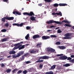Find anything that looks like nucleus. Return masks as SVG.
Here are the masks:
<instances>
[{
  "label": "nucleus",
  "instance_id": "f257e3e1",
  "mask_svg": "<svg viewBox=\"0 0 74 74\" xmlns=\"http://www.w3.org/2000/svg\"><path fill=\"white\" fill-rule=\"evenodd\" d=\"M14 17H6L4 18H2V21H3V22H5V19H7V20H13L14 19Z\"/></svg>",
  "mask_w": 74,
  "mask_h": 74
},
{
  "label": "nucleus",
  "instance_id": "f03ea898",
  "mask_svg": "<svg viewBox=\"0 0 74 74\" xmlns=\"http://www.w3.org/2000/svg\"><path fill=\"white\" fill-rule=\"evenodd\" d=\"M46 50L48 52H53L54 53H56V51H55V50L54 49L51 48L50 47H47L46 49Z\"/></svg>",
  "mask_w": 74,
  "mask_h": 74
},
{
  "label": "nucleus",
  "instance_id": "7ed1b4c3",
  "mask_svg": "<svg viewBox=\"0 0 74 74\" xmlns=\"http://www.w3.org/2000/svg\"><path fill=\"white\" fill-rule=\"evenodd\" d=\"M71 36L70 34L69 33H67L65 34L64 36L65 37H64L63 38V39H71V38L70 37V36Z\"/></svg>",
  "mask_w": 74,
  "mask_h": 74
},
{
  "label": "nucleus",
  "instance_id": "20e7f679",
  "mask_svg": "<svg viewBox=\"0 0 74 74\" xmlns=\"http://www.w3.org/2000/svg\"><path fill=\"white\" fill-rule=\"evenodd\" d=\"M14 46L15 47L13 49V50H15V49L19 48V47H21L22 46V45H21V43H19L15 44Z\"/></svg>",
  "mask_w": 74,
  "mask_h": 74
},
{
  "label": "nucleus",
  "instance_id": "39448f33",
  "mask_svg": "<svg viewBox=\"0 0 74 74\" xmlns=\"http://www.w3.org/2000/svg\"><path fill=\"white\" fill-rule=\"evenodd\" d=\"M47 23H49V24H50V23H52L54 22L56 23H57V24H60V23L59 21H54L53 20L50 21H47Z\"/></svg>",
  "mask_w": 74,
  "mask_h": 74
},
{
  "label": "nucleus",
  "instance_id": "423d86ee",
  "mask_svg": "<svg viewBox=\"0 0 74 74\" xmlns=\"http://www.w3.org/2000/svg\"><path fill=\"white\" fill-rule=\"evenodd\" d=\"M67 59V57L66 56H63L58 58V60H66Z\"/></svg>",
  "mask_w": 74,
  "mask_h": 74
},
{
  "label": "nucleus",
  "instance_id": "0eeeda50",
  "mask_svg": "<svg viewBox=\"0 0 74 74\" xmlns=\"http://www.w3.org/2000/svg\"><path fill=\"white\" fill-rule=\"evenodd\" d=\"M24 15H29V16H32V15H34L33 13L32 12H30V13L27 12H24L23 13Z\"/></svg>",
  "mask_w": 74,
  "mask_h": 74
},
{
  "label": "nucleus",
  "instance_id": "6e6552de",
  "mask_svg": "<svg viewBox=\"0 0 74 74\" xmlns=\"http://www.w3.org/2000/svg\"><path fill=\"white\" fill-rule=\"evenodd\" d=\"M48 58H49V57H48V56H43L40 57L39 59V60L40 59H48Z\"/></svg>",
  "mask_w": 74,
  "mask_h": 74
},
{
  "label": "nucleus",
  "instance_id": "1a4fd4ad",
  "mask_svg": "<svg viewBox=\"0 0 74 74\" xmlns=\"http://www.w3.org/2000/svg\"><path fill=\"white\" fill-rule=\"evenodd\" d=\"M60 15L61 16H62V13L61 12H59V13H55L54 12L52 13V15Z\"/></svg>",
  "mask_w": 74,
  "mask_h": 74
},
{
  "label": "nucleus",
  "instance_id": "9d476101",
  "mask_svg": "<svg viewBox=\"0 0 74 74\" xmlns=\"http://www.w3.org/2000/svg\"><path fill=\"white\" fill-rule=\"evenodd\" d=\"M29 52L31 53H34L35 52H38V51H36V49L31 50L30 51H29Z\"/></svg>",
  "mask_w": 74,
  "mask_h": 74
},
{
  "label": "nucleus",
  "instance_id": "9b49d317",
  "mask_svg": "<svg viewBox=\"0 0 74 74\" xmlns=\"http://www.w3.org/2000/svg\"><path fill=\"white\" fill-rule=\"evenodd\" d=\"M21 56V54H18L17 55H16L15 54L13 55L12 56L13 58H18V57H19Z\"/></svg>",
  "mask_w": 74,
  "mask_h": 74
},
{
  "label": "nucleus",
  "instance_id": "f8f14e48",
  "mask_svg": "<svg viewBox=\"0 0 74 74\" xmlns=\"http://www.w3.org/2000/svg\"><path fill=\"white\" fill-rule=\"evenodd\" d=\"M42 40H46L47 39H48V38H49V36H44L42 37Z\"/></svg>",
  "mask_w": 74,
  "mask_h": 74
},
{
  "label": "nucleus",
  "instance_id": "ddd939ff",
  "mask_svg": "<svg viewBox=\"0 0 74 74\" xmlns=\"http://www.w3.org/2000/svg\"><path fill=\"white\" fill-rule=\"evenodd\" d=\"M13 14H14V15H17H17H21V13L16 11H14L13 12Z\"/></svg>",
  "mask_w": 74,
  "mask_h": 74
},
{
  "label": "nucleus",
  "instance_id": "4468645a",
  "mask_svg": "<svg viewBox=\"0 0 74 74\" xmlns=\"http://www.w3.org/2000/svg\"><path fill=\"white\" fill-rule=\"evenodd\" d=\"M36 17H34V16H31L30 18V19L31 21H36Z\"/></svg>",
  "mask_w": 74,
  "mask_h": 74
},
{
  "label": "nucleus",
  "instance_id": "2eb2a0df",
  "mask_svg": "<svg viewBox=\"0 0 74 74\" xmlns=\"http://www.w3.org/2000/svg\"><path fill=\"white\" fill-rule=\"evenodd\" d=\"M40 36L38 35H35L33 37V38H39Z\"/></svg>",
  "mask_w": 74,
  "mask_h": 74
},
{
  "label": "nucleus",
  "instance_id": "dca6fc26",
  "mask_svg": "<svg viewBox=\"0 0 74 74\" xmlns=\"http://www.w3.org/2000/svg\"><path fill=\"white\" fill-rule=\"evenodd\" d=\"M58 48L61 49H66V47L64 46H59Z\"/></svg>",
  "mask_w": 74,
  "mask_h": 74
},
{
  "label": "nucleus",
  "instance_id": "f3484780",
  "mask_svg": "<svg viewBox=\"0 0 74 74\" xmlns=\"http://www.w3.org/2000/svg\"><path fill=\"white\" fill-rule=\"evenodd\" d=\"M59 5L60 6H66V5H67V4L66 3H60Z\"/></svg>",
  "mask_w": 74,
  "mask_h": 74
},
{
  "label": "nucleus",
  "instance_id": "a211bd4d",
  "mask_svg": "<svg viewBox=\"0 0 74 74\" xmlns=\"http://www.w3.org/2000/svg\"><path fill=\"white\" fill-rule=\"evenodd\" d=\"M10 55H11V54H15V51H11L9 52Z\"/></svg>",
  "mask_w": 74,
  "mask_h": 74
},
{
  "label": "nucleus",
  "instance_id": "6ab92c4d",
  "mask_svg": "<svg viewBox=\"0 0 74 74\" xmlns=\"http://www.w3.org/2000/svg\"><path fill=\"white\" fill-rule=\"evenodd\" d=\"M71 66V65L69 64H66L63 65V66L64 67H68V66Z\"/></svg>",
  "mask_w": 74,
  "mask_h": 74
},
{
  "label": "nucleus",
  "instance_id": "aec40b11",
  "mask_svg": "<svg viewBox=\"0 0 74 74\" xmlns=\"http://www.w3.org/2000/svg\"><path fill=\"white\" fill-rule=\"evenodd\" d=\"M53 72L52 71H50V72H46L45 73V74H53Z\"/></svg>",
  "mask_w": 74,
  "mask_h": 74
},
{
  "label": "nucleus",
  "instance_id": "412c9836",
  "mask_svg": "<svg viewBox=\"0 0 74 74\" xmlns=\"http://www.w3.org/2000/svg\"><path fill=\"white\" fill-rule=\"evenodd\" d=\"M25 45H23L22 46L20 47L19 49H18L19 50H20L21 49H23L24 48H25Z\"/></svg>",
  "mask_w": 74,
  "mask_h": 74
},
{
  "label": "nucleus",
  "instance_id": "4be33fe9",
  "mask_svg": "<svg viewBox=\"0 0 74 74\" xmlns=\"http://www.w3.org/2000/svg\"><path fill=\"white\" fill-rule=\"evenodd\" d=\"M63 56V54H57L55 55V56Z\"/></svg>",
  "mask_w": 74,
  "mask_h": 74
},
{
  "label": "nucleus",
  "instance_id": "5701e85b",
  "mask_svg": "<svg viewBox=\"0 0 74 74\" xmlns=\"http://www.w3.org/2000/svg\"><path fill=\"white\" fill-rule=\"evenodd\" d=\"M12 25L13 26H17L19 27V24L18 23H13Z\"/></svg>",
  "mask_w": 74,
  "mask_h": 74
},
{
  "label": "nucleus",
  "instance_id": "b1692460",
  "mask_svg": "<svg viewBox=\"0 0 74 74\" xmlns=\"http://www.w3.org/2000/svg\"><path fill=\"white\" fill-rule=\"evenodd\" d=\"M62 22H65V23H69L70 22L68 21L67 20H64L62 21Z\"/></svg>",
  "mask_w": 74,
  "mask_h": 74
},
{
  "label": "nucleus",
  "instance_id": "393cba45",
  "mask_svg": "<svg viewBox=\"0 0 74 74\" xmlns=\"http://www.w3.org/2000/svg\"><path fill=\"white\" fill-rule=\"evenodd\" d=\"M18 69H15L13 70L12 71V73L13 74H14V73L16 71H18Z\"/></svg>",
  "mask_w": 74,
  "mask_h": 74
},
{
  "label": "nucleus",
  "instance_id": "a878e982",
  "mask_svg": "<svg viewBox=\"0 0 74 74\" xmlns=\"http://www.w3.org/2000/svg\"><path fill=\"white\" fill-rule=\"evenodd\" d=\"M29 34H28L25 37V39L27 40L28 39V38H29Z\"/></svg>",
  "mask_w": 74,
  "mask_h": 74
},
{
  "label": "nucleus",
  "instance_id": "bb28decb",
  "mask_svg": "<svg viewBox=\"0 0 74 74\" xmlns=\"http://www.w3.org/2000/svg\"><path fill=\"white\" fill-rule=\"evenodd\" d=\"M64 26H65V27L66 26H69V27H71V25L68 24H65L64 25Z\"/></svg>",
  "mask_w": 74,
  "mask_h": 74
},
{
  "label": "nucleus",
  "instance_id": "cd10ccee",
  "mask_svg": "<svg viewBox=\"0 0 74 74\" xmlns=\"http://www.w3.org/2000/svg\"><path fill=\"white\" fill-rule=\"evenodd\" d=\"M56 66V65H54L51 68V70H52L53 69H54L55 68V66Z\"/></svg>",
  "mask_w": 74,
  "mask_h": 74
},
{
  "label": "nucleus",
  "instance_id": "c85d7f7f",
  "mask_svg": "<svg viewBox=\"0 0 74 74\" xmlns=\"http://www.w3.org/2000/svg\"><path fill=\"white\" fill-rule=\"evenodd\" d=\"M50 37H51L54 38L56 37V36L55 35H51L50 36Z\"/></svg>",
  "mask_w": 74,
  "mask_h": 74
},
{
  "label": "nucleus",
  "instance_id": "c756f323",
  "mask_svg": "<svg viewBox=\"0 0 74 74\" xmlns=\"http://www.w3.org/2000/svg\"><path fill=\"white\" fill-rule=\"evenodd\" d=\"M56 45H60V42H56Z\"/></svg>",
  "mask_w": 74,
  "mask_h": 74
},
{
  "label": "nucleus",
  "instance_id": "7c9ffc66",
  "mask_svg": "<svg viewBox=\"0 0 74 74\" xmlns=\"http://www.w3.org/2000/svg\"><path fill=\"white\" fill-rule=\"evenodd\" d=\"M7 31V30L5 29H3L1 30L2 32H5Z\"/></svg>",
  "mask_w": 74,
  "mask_h": 74
},
{
  "label": "nucleus",
  "instance_id": "2f4dec72",
  "mask_svg": "<svg viewBox=\"0 0 74 74\" xmlns=\"http://www.w3.org/2000/svg\"><path fill=\"white\" fill-rule=\"evenodd\" d=\"M59 4L57 3H55L54 4V7H58Z\"/></svg>",
  "mask_w": 74,
  "mask_h": 74
},
{
  "label": "nucleus",
  "instance_id": "473e14b6",
  "mask_svg": "<svg viewBox=\"0 0 74 74\" xmlns=\"http://www.w3.org/2000/svg\"><path fill=\"white\" fill-rule=\"evenodd\" d=\"M31 28L30 27L27 26L26 27V29L27 30H29Z\"/></svg>",
  "mask_w": 74,
  "mask_h": 74
},
{
  "label": "nucleus",
  "instance_id": "72a5a7b5",
  "mask_svg": "<svg viewBox=\"0 0 74 74\" xmlns=\"http://www.w3.org/2000/svg\"><path fill=\"white\" fill-rule=\"evenodd\" d=\"M43 62L42 60H38L36 61V62H38L39 63H40V62Z\"/></svg>",
  "mask_w": 74,
  "mask_h": 74
},
{
  "label": "nucleus",
  "instance_id": "f704fd0d",
  "mask_svg": "<svg viewBox=\"0 0 74 74\" xmlns=\"http://www.w3.org/2000/svg\"><path fill=\"white\" fill-rule=\"evenodd\" d=\"M9 25V24L8 23H6L5 25V26L6 27H8V26Z\"/></svg>",
  "mask_w": 74,
  "mask_h": 74
},
{
  "label": "nucleus",
  "instance_id": "c9c22d12",
  "mask_svg": "<svg viewBox=\"0 0 74 74\" xmlns=\"http://www.w3.org/2000/svg\"><path fill=\"white\" fill-rule=\"evenodd\" d=\"M11 71V69H8L7 70V72L8 73H10V71Z\"/></svg>",
  "mask_w": 74,
  "mask_h": 74
},
{
  "label": "nucleus",
  "instance_id": "e433bc0d",
  "mask_svg": "<svg viewBox=\"0 0 74 74\" xmlns=\"http://www.w3.org/2000/svg\"><path fill=\"white\" fill-rule=\"evenodd\" d=\"M46 2H51V0H44Z\"/></svg>",
  "mask_w": 74,
  "mask_h": 74
},
{
  "label": "nucleus",
  "instance_id": "4c0bfd02",
  "mask_svg": "<svg viewBox=\"0 0 74 74\" xmlns=\"http://www.w3.org/2000/svg\"><path fill=\"white\" fill-rule=\"evenodd\" d=\"M41 45V43H40L37 44L36 45L37 47H40V46Z\"/></svg>",
  "mask_w": 74,
  "mask_h": 74
},
{
  "label": "nucleus",
  "instance_id": "58836bf2",
  "mask_svg": "<svg viewBox=\"0 0 74 74\" xmlns=\"http://www.w3.org/2000/svg\"><path fill=\"white\" fill-rule=\"evenodd\" d=\"M27 73V71H23V73L24 74H26V73Z\"/></svg>",
  "mask_w": 74,
  "mask_h": 74
},
{
  "label": "nucleus",
  "instance_id": "ea45409f",
  "mask_svg": "<svg viewBox=\"0 0 74 74\" xmlns=\"http://www.w3.org/2000/svg\"><path fill=\"white\" fill-rule=\"evenodd\" d=\"M1 41L3 42H4V41H6V39H3L1 40Z\"/></svg>",
  "mask_w": 74,
  "mask_h": 74
},
{
  "label": "nucleus",
  "instance_id": "a19ab883",
  "mask_svg": "<svg viewBox=\"0 0 74 74\" xmlns=\"http://www.w3.org/2000/svg\"><path fill=\"white\" fill-rule=\"evenodd\" d=\"M71 62L74 63V59H73L71 60Z\"/></svg>",
  "mask_w": 74,
  "mask_h": 74
},
{
  "label": "nucleus",
  "instance_id": "79ce46f5",
  "mask_svg": "<svg viewBox=\"0 0 74 74\" xmlns=\"http://www.w3.org/2000/svg\"><path fill=\"white\" fill-rule=\"evenodd\" d=\"M23 23H21L20 24H19V26L20 27H22L23 25Z\"/></svg>",
  "mask_w": 74,
  "mask_h": 74
},
{
  "label": "nucleus",
  "instance_id": "37998d69",
  "mask_svg": "<svg viewBox=\"0 0 74 74\" xmlns=\"http://www.w3.org/2000/svg\"><path fill=\"white\" fill-rule=\"evenodd\" d=\"M58 33H61V32H62V31H61L59 29L58 30Z\"/></svg>",
  "mask_w": 74,
  "mask_h": 74
},
{
  "label": "nucleus",
  "instance_id": "c03bdc74",
  "mask_svg": "<svg viewBox=\"0 0 74 74\" xmlns=\"http://www.w3.org/2000/svg\"><path fill=\"white\" fill-rule=\"evenodd\" d=\"M22 73V71L20 70L18 72H17V73L18 74H21V73Z\"/></svg>",
  "mask_w": 74,
  "mask_h": 74
},
{
  "label": "nucleus",
  "instance_id": "a18cd8bd",
  "mask_svg": "<svg viewBox=\"0 0 74 74\" xmlns=\"http://www.w3.org/2000/svg\"><path fill=\"white\" fill-rule=\"evenodd\" d=\"M8 0H3V1L4 2H7V3H8Z\"/></svg>",
  "mask_w": 74,
  "mask_h": 74
},
{
  "label": "nucleus",
  "instance_id": "49530a36",
  "mask_svg": "<svg viewBox=\"0 0 74 74\" xmlns=\"http://www.w3.org/2000/svg\"><path fill=\"white\" fill-rule=\"evenodd\" d=\"M39 67L41 69H42V65L41 64H40L39 65Z\"/></svg>",
  "mask_w": 74,
  "mask_h": 74
},
{
  "label": "nucleus",
  "instance_id": "de8ad7c7",
  "mask_svg": "<svg viewBox=\"0 0 74 74\" xmlns=\"http://www.w3.org/2000/svg\"><path fill=\"white\" fill-rule=\"evenodd\" d=\"M23 53H24V52L23 51H21L20 53H19L18 54H20V55L21 54H23Z\"/></svg>",
  "mask_w": 74,
  "mask_h": 74
},
{
  "label": "nucleus",
  "instance_id": "09e8293b",
  "mask_svg": "<svg viewBox=\"0 0 74 74\" xmlns=\"http://www.w3.org/2000/svg\"><path fill=\"white\" fill-rule=\"evenodd\" d=\"M71 57H69L67 58V60H71Z\"/></svg>",
  "mask_w": 74,
  "mask_h": 74
},
{
  "label": "nucleus",
  "instance_id": "8fccbe9b",
  "mask_svg": "<svg viewBox=\"0 0 74 74\" xmlns=\"http://www.w3.org/2000/svg\"><path fill=\"white\" fill-rule=\"evenodd\" d=\"M30 63V61H27L26 62V63L28 64V63Z\"/></svg>",
  "mask_w": 74,
  "mask_h": 74
},
{
  "label": "nucleus",
  "instance_id": "3c124183",
  "mask_svg": "<svg viewBox=\"0 0 74 74\" xmlns=\"http://www.w3.org/2000/svg\"><path fill=\"white\" fill-rule=\"evenodd\" d=\"M4 64H1V66L2 67H4Z\"/></svg>",
  "mask_w": 74,
  "mask_h": 74
},
{
  "label": "nucleus",
  "instance_id": "603ef678",
  "mask_svg": "<svg viewBox=\"0 0 74 74\" xmlns=\"http://www.w3.org/2000/svg\"><path fill=\"white\" fill-rule=\"evenodd\" d=\"M38 5H39V6H41L42 5V4L40 3V4H38Z\"/></svg>",
  "mask_w": 74,
  "mask_h": 74
},
{
  "label": "nucleus",
  "instance_id": "864d4df0",
  "mask_svg": "<svg viewBox=\"0 0 74 74\" xmlns=\"http://www.w3.org/2000/svg\"><path fill=\"white\" fill-rule=\"evenodd\" d=\"M71 58H74V55H71Z\"/></svg>",
  "mask_w": 74,
  "mask_h": 74
},
{
  "label": "nucleus",
  "instance_id": "5fc2aeb1",
  "mask_svg": "<svg viewBox=\"0 0 74 74\" xmlns=\"http://www.w3.org/2000/svg\"><path fill=\"white\" fill-rule=\"evenodd\" d=\"M32 70V68L31 69H28V71H30V70Z\"/></svg>",
  "mask_w": 74,
  "mask_h": 74
},
{
  "label": "nucleus",
  "instance_id": "6e6d98bb",
  "mask_svg": "<svg viewBox=\"0 0 74 74\" xmlns=\"http://www.w3.org/2000/svg\"><path fill=\"white\" fill-rule=\"evenodd\" d=\"M11 56H8L7 57V58H11Z\"/></svg>",
  "mask_w": 74,
  "mask_h": 74
},
{
  "label": "nucleus",
  "instance_id": "4d7b16f0",
  "mask_svg": "<svg viewBox=\"0 0 74 74\" xmlns=\"http://www.w3.org/2000/svg\"><path fill=\"white\" fill-rule=\"evenodd\" d=\"M52 27H54V26H50L51 28H52Z\"/></svg>",
  "mask_w": 74,
  "mask_h": 74
},
{
  "label": "nucleus",
  "instance_id": "13d9d810",
  "mask_svg": "<svg viewBox=\"0 0 74 74\" xmlns=\"http://www.w3.org/2000/svg\"><path fill=\"white\" fill-rule=\"evenodd\" d=\"M51 30H47V32H51Z\"/></svg>",
  "mask_w": 74,
  "mask_h": 74
},
{
  "label": "nucleus",
  "instance_id": "bf43d9fd",
  "mask_svg": "<svg viewBox=\"0 0 74 74\" xmlns=\"http://www.w3.org/2000/svg\"><path fill=\"white\" fill-rule=\"evenodd\" d=\"M59 27H57V28H55V29L56 30L57 29H59Z\"/></svg>",
  "mask_w": 74,
  "mask_h": 74
},
{
  "label": "nucleus",
  "instance_id": "052dcab7",
  "mask_svg": "<svg viewBox=\"0 0 74 74\" xmlns=\"http://www.w3.org/2000/svg\"><path fill=\"white\" fill-rule=\"evenodd\" d=\"M23 42H20V43H21V44H22V43H23Z\"/></svg>",
  "mask_w": 74,
  "mask_h": 74
},
{
  "label": "nucleus",
  "instance_id": "680f3d73",
  "mask_svg": "<svg viewBox=\"0 0 74 74\" xmlns=\"http://www.w3.org/2000/svg\"><path fill=\"white\" fill-rule=\"evenodd\" d=\"M57 9H55V10L56 11H57Z\"/></svg>",
  "mask_w": 74,
  "mask_h": 74
},
{
  "label": "nucleus",
  "instance_id": "e2e57ef3",
  "mask_svg": "<svg viewBox=\"0 0 74 74\" xmlns=\"http://www.w3.org/2000/svg\"><path fill=\"white\" fill-rule=\"evenodd\" d=\"M72 28L74 29V26H73V27H72Z\"/></svg>",
  "mask_w": 74,
  "mask_h": 74
},
{
  "label": "nucleus",
  "instance_id": "0e129e2a",
  "mask_svg": "<svg viewBox=\"0 0 74 74\" xmlns=\"http://www.w3.org/2000/svg\"><path fill=\"white\" fill-rule=\"evenodd\" d=\"M26 46H27V45H29V44H26Z\"/></svg>",
  "mask_w": 74,
  "mask_h": 74
},
{
  "label": "nucleus",
  "instance_id": "69168bd1",
  "mask_svg": "<svg viewBox=\"0 0 74 74\" xmlns=\"http://www.w3.org/2000/svg\"><path fill=\"white\" fill-rule=\"evenodd\" d=\"M22 10H23V8H22Z\"/></svg>",
  "mask_w": 74,
  "mask_h": 74
},
{
  "label": "nucleus",
  "instance_id": "338daca9",
  "mask_svg": "<svg viewBox=\"0 0 74 74\" xmlns=\"http://www.w3.org/2000/svg\"><path fill=\"white\" fill-rule=\"evenodd\" d=\"M44 13L45 14H46V12H45Z\"/></svg>",
  "mask_w": 74,
  "mask_h": 74
},
{
  "label": "nucleus",
  "instance_id": "774afa93",
  "mask_svg": "<svg viewBox=\"0 0 74 74\" xmlns=\"http://www.w3.org/2000/svg\"><path fill=\"white\" fill-rule=\"evenodd\" d=\"M3 37H5V35H3Z\"/></svg>",
  "mask_w": 74,
  "mask_h": 74
}]
</instances>
